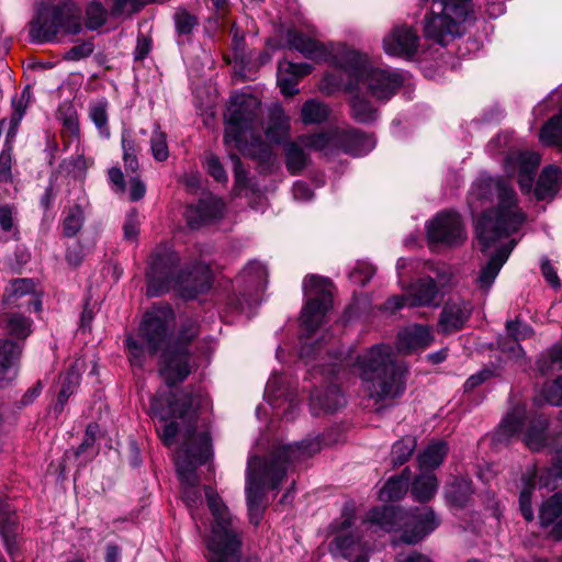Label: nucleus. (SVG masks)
I'll return each instance as SVG.
<instances>
[{
    "mask_svg": "<svg viewBox=\"0 0 562 562\" xmlns=\"http://www.w3.org/2000/svg\"><path fill=\"white\" fill-rule=\"evenodd\" d=\"M285 38L288 45L305 58L317 63L329 61L340 69L348 77V90L366 86L373 97L387 100L403 83L400 72L374 67L367 55L346 46L335 47L322 43L315 27L307 26L306 32L296 27L289 29Z\"/></svg>",
    "mask_w": 562,
    "mask_h": 562,
    "instance_id": "obj_1",
    "label": "nucleus"
},
{
    "mask_svg": "<svg viewBox=\"0 0 562 562\" xmlns=\"http://www.w3.org/2000/svg\"><path fill=\"white\" fill-rule=\"evenodd\" d=\"M472 213L488 204H495L484 211L476 223L477 239L482 251L496 245L502 238L517 232L525 221V214L518 206L514 189L502 178L481 175L472 184L468 198Z\"/></svg>",
    "mask_w": 562,
    "mask_h": 562,
    "instance_id": "obj_2",
    "label": "nucleus"
},
{
    "mask_svg": "<svg viewBox=\"0 0 562 562\" xmlns=\"http://www.w3.org/2000/svg\"><path fill=\"white\" fill-rule=\"evenodd\" d=\"M175 325L173 311L169 306H156L143 317L139 335L150 355L161 350L160 375L168 385L182 382L190 373L187 344L198 335V327L191 323L171 341L170 331Z\"/></svg>",
    "mask_w": 562,
    "mask_h": 562,
    "instance_id": "obj_3",
    "label": "nucleus"
},
{
    "mask_svg": "<svg viewBox=\"0 0 562 562\" xmlns=\"http://www.w3.org/2000/svg\"><path fill=\"white\" fill-rule=\"evenodd\" d=\"M321 450L319 441L303 440L300 443L280 446L268 458L251 457L247 467L246 495L249 518L258 525L265 508L268 488H277L290 465L310 458Z\"/></svg>",
    "mask_w": 562,
    "mask_h": 562,
    "instance_id": "obj_4",
    "label": "nucleus"
},
{
    "mask_svg": "<svg viewBox=\"0 0 562 562\" xmlns=\"http://www.w3.org/2000/svg\"><path fill=\"white\" fill-rule=\"evenodd\" d=\"M179 261V255L167 247L157 249L151 255L146 271L149 296L173 290L182 297L194 299L211 288L212 272L209 266L199 262L191 269H180Z\"/></svg>",
    "mask_w": 562,
    "mask_h": 562,
    "instance_id": "obj_5",
    "label": "nucleus"
},
{
    "mask_svg": "<svg viewBox=\"0 0 562 562\" xmlns=\"http://www.w3.org/2000/svg\"><path fill=\"white\" fill-rule=\"evenodd\" d=\"M261 124L260 102L256 97L246 93L232 95L225 115L226 147L252 158H267L270 149L259 134Z\"/></svg>",
    "mask_w": 562,
    "mask_h": 562,
    "instance_id": "obj_6",
    "label": "nucleus"
},
{
    "mask_svg": "<svg viewBox=\"0 0 562 562\" xmlns=\"http://www.w3.org/2000/svg\"><path fill=\"white\" fill-rule=\"evenodd\" d=\"M363 390L379 401L393 400L404 393L406 368L397 363L390 346L376 345L358 357Z\"/></svg>",
    "mask_w": 562,
    "mask_h": 562,
    "instance_id": "obj_7",
    "label": "nucleus"
},
{
    "mask_svg": "<svg viewBox=\"0 0 562 562\" xmlns=\"http://www.w3.org/2000/svg\"><path fill=\"white\" fill-rule=\"evenodd\" d=\"M370 527H379L384 531H401V540L408 544L419 542L434 531L439 521L429 507L405 512L392 505H383L371 509L367 517Z\"/></svg>",
    "mask_w": 562,
    "mask_h": 562,
    "instance_id": "obj_8",
    "label": "nucleus"
},
{
    "mask_svg": "<svg viewBox=\"0 0 562 562\" xmlns=\"http://www.w3.org/2000/svg\"><path fill=\"white\" fill-rule=\"evenodd\" d=\"M205 496L214 518L211 535L206 539L209 562H240L241 531L227 506L211 487H205Z\"/></svg>",
    "mask_w": 562,
    "mask_h": 562,
    "instance_id": "obj_9",
    "label": "nucleus"
},
{
    "mask_svg": "<svg viewBox=\"0 0 562 562\" xmlns=\"http://www.w3.org/2000/svg\"><path fill=\"white\" fill-rule=\"evenodd\" d=\"M211 457V438L206 431H195L189 427L184 441L176 453V465L179 477L184 485L183 499L191 508L201 503V494L196 488L199 477L196 468L204 464Z\"/></svg>",
    "mask_w": 562,
    "mask_h": 562,
    "instance_id": "obj_10",
    "label": "nucleus"
},
{
    "mask_svg": "<svg viewBox=\"0 0 562 562\" xmlns=\"http://www.w3.org/2000/svg\"><path fill=\"white\" fill-rule=\"evenodd\" d=\"M302 146L323 153L335 155L346 153L362 156L375 146V139L356 128L335 127L325 132L302 135L299 138Z\"/></svg>",
    "mask_w": 562,
    "mask_h": 562,
    "instance_id": "obj_11",
    "label": "nucleus"
},
{
    "mask_svg": "<svg viewBox=\"0 0 562 562\" xmlns=\"http://www.w3.org/2000/svg\"><path fill=\"white\" fill-rule=\"evenodd\" d=\"M470 1L434 0L432 10L425 18L424 36L442 46L459 36L470 13Z\"/></svg>",
    "mask_w": 562,
    "mask_h": 562,
    "instance_id": "obj_12",
    "label": "nucleus"
},
{
    "mask_svg": "<svg viewBox=\"0 0 562 562\" xmlns=\"http://www.w3.org/2000/svg\"><path fill=\"white\" fill-rule=\"evenodd\" d=\"M80 15V10L71 1L56 7L41 5L30 24V37L43 43L54 40L59 32L77 34L81 30Z\"/></svg>",
    "mask_w": 562,
    "mask_h": 562,
    "instance_id": "obj_13",
    "label": "nucleus"
},
{
    "mask_svg": "<svg viewBox=\"0 0 562 562\" xmlns=\"http://www.w3.org/2000/svg\"><path fill=\"white\" fill-rule=\"evenodd\" d=\"M330 282L318 276H308L304 279L303 289L308 296L301 313L302 326L313 333L323 322L333 304Z\"/></svg>",
    "mask_w": 562,
    "mask_h": 562,
    "instance_id": "obj_14",
    "label": "nucleus"
},
{
    "mask_svg": "<svg viewBox=\"0 0 562 562\" xmlns=\"http://www.w3.org/2000/svg\"><path fill=\"white\" fill-rule=\"evenodd\" d=\"M562 481V458L554 462L551 467L542 469L539 473L526 474L522 477V487L519 495V508L522 517L527 521L535 518L532 509V494L537 484L547 490H554Z\"/></svg>",
    "mask_w": 562,
    "mask_h": 562,
    "instance_id": "obj_15",
    "label": "nucleus"
},
{
    "mask_svg": "<svg viewBox=\"0 0 562 562\" xmlns=\"http://www.w3.org/2000/svg\"><path fill=\"white\" fill-rule=\"evenodd\" d=\"M465 232L460 216L453 212L438 214L427 225L430 243L456 245L465 239Z\"/></svg>",
    "mask_w": 562,
    "mask_h": 562,
    "instance_id": "obj_16",
    "label": "nucleus"
},
{
    "mask_svg": "<svg viewBox=\"0 0 562 562\" xmlns=\"http://www.w3.org/2000/svg\"><path fill=\"white\" fill-rule=\"evenodd\" d=\"M333 539L328 544V551L334 558L349 559L363 548L361 538L352 527L351 516L348 515L340 522L330 526Z\"/></svg>",
    "mask_w": 562,
    "mask_h": 562,
    "instance_id": "obj_17",
    "label": "nucleus"
},
{
    "mask_svg": "<svg viewBox=\"0 0 562 562\" xmlns=\"http://www.w3.org/2000/svg\"><path fill=\"white\" fill-rule=\"evenodd\" d=\"M540 156L535 151H518L508 155L505 159V171L509 177L518 176L521 191L529 192L533 184V178Z\"/></svg>",
    "mask_w": 562,
    "mask_h": 562,
    "instance_id": "obj_18",
    "label": "nucleus"
},
{
    "mask_svg": "<svg viewBox=\"0 0 562 562\" xmlns=\"http://www.w3.org/2000/svg\"><path fill=\"white\" fill-rule=\"evenodd\" d=\"M418 47L416 32L406 24L395 25L383 40V48L387 55L411 57Z\"/></svg>",
    "mask_w": 562,
    "mask_h": 562,
    "instance_id": "obj_19",
    "label": "nucleus"
},
{
    "mask_svg": "<svg viewBox=\"0 0 562 562\" xmlns=\"http://www.w3.org/2000/svg\"><path fill=\"white\" fill-rule=\"evenodd\" d=\"M472 314V305L463 299H451L446 302L439 317L438 327L450 334L463 327Z\"/></svg>",
    "mask_w": 562,
    "mask_h": 562,
    "instance_id": "obj_20",
    "label": "nucleus"
},
{
    "mask_svg": "<svg viewBox=\"0 0 562 562\" xmlns=\"http://www.w3.org/2000/svg\"><path fill=\"white\" fill-rule=\"evenodd\" d=\"M3 302L8 306L26 307L40 311L42 303L34 293V282L30 279H18L7 288Z\"/></svg>",
    "mask_w": 562,
    "mask_h": 562,
    "instance_id": "obj_21",
    "label": "nucleus"
},
{
    "mask_svg": "<svg viewBox=\"0 0 562 562\" xmlns=\"http://www.w3.org/2000/svg\"><path fill=\"white\" fill-rule=\"evenodd\" d=\"M312 69L313 67L306 63L295 64L286 59L279 61L278 86L282 94L286 97L296 94L299 80L308 75Z\"/></svg>",
    "mask_w": 562,
    "mask_h": 562,
    "instance_id": "obj_22",
    "label": "nucleus"
},
{
    "mask_svg": "<svg viewBox=\"0 0 562 562\" xmlns=\"http://www.w3.org/2000/svg\"><path fill=\"white\" fill-rule=\"evenodd\" d=\"M434 341L430 327L412 325L397 334L396 348L402 353H412L418 349H425Z\"/></svg>",
    "mask_w": 562,
    "mask_h": 562,
    "instance_id": "obj_23",
    "label": "nucleus"
},
{
    "mask_svg": "<svg viewBox=\"0 0 562 562\" xmlns=\"http://www.w3.org/2000/svg\"><path fill=\"white\" fill-rule=\"evenodd\" d=\"M22 344L10 339L0 340V385L13 381L19 372Z\"/></svg>",
    "mask_w": 562,
    "mask_h": 562,
    "instance_id": "obj_24",
    "label": "nucleus"
},
{
    "mask_svg": "<svg viewBox=\"0 0 562 562\" xmlns=\"http://www.w3.org/2000/svg\"><path fill=\"white\" fill-rule=\"evenodd\" d=\"M541 527L555 539H562V491L547 498L539 508Z\"/></svg>",
    "mask_w": 562,
    "mask_h": 562,
    "instance_id": "obj_25",
    "label": "nucleus"
},
{
    "mask_svg": "<svg viewBox=\"0 0 562 562\" xmlns=\"http://www.w3.org/2000/svg\"><path fill=\"white\" fill-rule=\"evenodd\" d=\"M16 516L8 502L0 501V535L13 562H20Z\"/></svg>",
    "mask_w": 562,
    "mask_h": 562,
    "instance_id": "obj_26",
    "label": "nucleus"
},
{
    "mask_svg": "<svg viewBox=\"0 0 562 562\" xmlns=\"http://www.w3.org/2000/svg\"><path fill=\"white\" fill-rule=\"evenodd\" d=\"M223 212V203L213 198H205L200 200L194 205H189L184 212L188 225L195 229L201 225L217 218Z\"/></svg>",
    "mask_w": 562,
    "mask_h": 562,
    "instance_id": "obj_27",
    "label": "nucleus"
},
{
    "mask_svg": "<svg viewBox=\"0 0 562 562\" xmlns=\"http://www.w3.org/2000/svg\"><path fill=\"white\" fill-rule=\"evenodd\" d=\"M514 247L515 240L510 239L496 249V252L491 257L486 265L482 267L476 279L480 289L487 291L491 288Z\"/></svg>",
    "mask_w": 562,
    "mask_h": 562,
    "instance_id": "obj_28",
    "label": "nucleus"
},
{
    "mask_svg": "<svg viewBox=\"0 0 562 562\" xmlns=\"http://www.w3.org/2000/svg\"><path fill=\"white\" fill-rule=\"evenodd\" d=\"M407 301L408 306H437V296L439 293L437 282L430 278H420L408 286Z\"/></svg>",
    "mask_w": 562,
    "mask_h": 562,
    "instance_id": "obj_29",
    "label": "nucleus"
},
{
    "mask_svg": "<svg viewBox=\"0 0 562 562\" xmlns=\"http://www.w3.org/2000/svg\"><path fill=\"white\" fill-rule=\"evenodd\" d=\"M562 179L561 169L555 166L546 167L536 186L535 195L538 200L551 199L558 192Z\"/></svg>",
    "mask_w": 562,
    "mask_h": 562,
    "instance_id": "obj_30",
    "label": "nucleus"
},
{
    "mask_svg": "<svg viewBox=\"0 0 562 562\" xmlns=\"http://www.w3.org/2000/svg\"><path fill=\"white\" fill-rule=\"evenodd\" d=\"M448 453V445L442 440L431 441L424 450L418 454V464L425 473L439 467Z\"/></svg>",
    "mask_w": 562,
    "mask_h": 562,
    "instance_id": "obj_31",
    "label": "nucleus"
},
{
    "mask_svg": "<svg viewBox=\"0 0 562 562\" xmlns=\"http://www.w3.org/2000/svg\"><path fill=\"white\" fill-rule=\"evenodd\" d=\"M290 131V119L285 115L282 108L277 106L270 112L269 124L266 130V136L269 143H280L284 140Z\"/></svg>",
    "mask_w": 562,
    "mask_h": 562,
    "instance_id": "obj_32",
    "label": "nucleus"
},
{
    "mask_svg": "<svg viewBox=\"0 0 562 562\" xmlns=\"http://www.w3.org/2000/svg\"><path fill=\"white\" fill-rule=\"evenodd\" d=\"M547 427L548 420L544 417L535 418L529 423L524 442L530 450L538 451L549 445Z\"/></svg>",
    "mask_w": 562,
    "mask_h": 562,
    "instance_id": "obj_33",
    "label": "nucleus"
},
{
    "mask_svg": "<svg viewBox=\"0 0 562 562\" xmlns=\"http://www.w3.org/2000/svg\"><path fill=\"white\" fill-rule=\"evenodd\" d=\"M123 162L126 172L135 173L139 167L137 155L140 151V144L135 134L128 130L122 132L121 137Z\"/></svg>",
    "mask_w": 562,
    "mask_h": 562,
    "instance_id": "obj_34",
    "label": "nucleus"
},
{
    "mask_svg": "<svg viewBox=\"0 0 562 562\" xmlns=\"http://www.w3.org/2000/svg\"><path fill=\"white\" fill-rule=\"evenodd\" d=\"M525 418V408L521 406L514 407L503 419L498 427L496 437L498 441L507 440L520 432Z\"/></svg>",
    "mask_w": 562,
    "mask_h": 562,
    "instance_id": "obj_35",
    "label": "nucleus"
},
{
    "mask_svg": "<svg viewBox=\"0 0 562 562\" xmlns=\"http://www.w3.org/2000/svg\"><path fill=\"white\" fill-rule=\"evenodd\" d=\"M329 112L327 104L317 99H310L301 109V120L305 125L321 124L328 119Z\"/></svg>",
    "mask_w": 562,
    "mask_h": 562,
    "instance_id": "obj_36",
    "label": "nucleus"
},
{
    "mask_svg": "<svg viewBox=\"0 0 562 562\" xmlns=\"http://www.w3.org/2000/svg\"><path fill=\"white\" fill-rule=\"evenodd\" d=\"M2 323L7 333L19 339H25L31 333L32 321L20 313H5Z\"/></svg>",
    "mask_w": 562,
    "mask_h": 562,
    "instance_id": "obj_37",
    "label": "nucleus"
},
{
    "mask_svg": "<svg viewBox=\"0 0 562 562\" xmlns=\"http://www.w3.org/2000/svg\"><path fill=\"white\" fill-rule=\"evenodd\" d=\"M437 479L432 473H422L412 485V494L418 502H428L437 491Z\"/></svg>",
    "mask_w": 562,
    "mask_h": 562,
    "instance_id": "obj_38",
    "label": "nucleus"
},
{
    "mask_svg": "<svg viewBox=\"0 0 562 562\" xmlns=\"http://www.w3.org/2000/svg\"><path fill=\"white\" fill-rule=\"evenodd\" d=\"M539 138L544 145L562 147V110L542 126Z\"/></svg>",
    "mask_w": 562,
    "mask_h": 562,
    "instance_id": "obj_39",
    "label": "nucleus"
},
{
    "mask_svg": "<svg viewBox=\"0 0 562 562\" xmlns=\"http://www.w3.org/2000/svg\"><path fill=\"white\" fill-rule=\"evenodd\" d=\"M472 493L471 481L468 477H459L448 487L446 495L452 504L462 507L467 504Z\"/></svg>",
    "mask_w": 562,
    "mask_h": 562,
    "instance_id": "obj_40",
    "label": "nucleus"
},
{
    "mask_svg": "<svg viewBox=\"0 0 562 562\" xmlns=\"http://www.w3.org/2000/svg\"><path fill=\"white\" fill-rule=\"evenodd\" d=\"M313 401L326 412H335L346 404V398L336 384L328 386L323 394H314Z\"/></svg>",
    "mask_w": 562,
    "mask_h": 562,
    "instance_id": "obj_41",
    "label": "nucleus"
},
{
    "mask_svg": "<svg viewBox=\"0 0 562 562\" xmlns=\"http://www.w3.org/2000/svg\"><path fill=\"white\" fill-rule=\"evenodd\" d=\"M79 381L80 370L77 369V364H75L66 372V374L63 378L61 389L57 396L55 409H63L69 396L75 392L76 387L79 385Z\"/></svg>",
    "mask_w": 562,
    "mask_h": 562,
    "instance_id": "obj_42",
    "label": "nucleus"
},
{
    "mask_svg": "<svg viewBox=\"0 0 562 562\" xmlns=\"http://www.w3.org/2000/svg\"><path fill=\"white\" fill-rule=\"evenodd\" d=\"M408 479L404 476L392 477L380 491V499L383 502H394L401 499L407 492Z\"/></svg>",
    "mask_w": 562,
    "mask_h": 562,
    "instance_id": "obj_43",
    "label": "nucleus"
},
{
    "mask_svg": "<svg viewBox=\"0 0 562 562\" xmlns=\"http://www.w3.org/2000/svg\"><path fill=\"white\" fill-rule=\"evenodd\" d=\"M150 151L155 160L165 161L169 157L167 135L159 125H155L150 133Z\"/></svg>",
    "mask_w": 562,
    "mask_h": 562,
    "instance_id": "obj_44",
    "label": "nucleus"
},
{
    "mask_svg": "<svg viewBox=\"0 0 562 562\" xmlns=\"http://www.w3.org/2000/svg\"><path fill=\"white\" fill-rule=\"evenodd\" d=\"M350 106L351 116L359 123H370L376 119V110L362 97H355Z\"/></svg>",
    "mask_w": 562,
    "mask_h": 562,
    "instance_id": "obj_45",
    "label": "nucleus"
},
{
    "mask_svg": "<svg viewBox=\"0 0 562 562\" xmlns=\"http://www.w3.org/2000/svg\"><path fill=\"white\" fill-rule=\"evenodd\" d=\"M108 19V10L101 0H92L86 9V26L89 30L101 27Z\"/></svg>",
    "mask_w": 562,
    "mask_h": 562,
    "instance_id": "obj_46",
    "label": "nucleus"
},
{
    "mask_svg": "<svg viewBox=\"0 0 562 562\" xmlns=\"http://www.w3.org/2000/svg\"><path fill=\"white\" fill-rule=\"evenodd\" d=\"M85 222L83 210L79 205L71 206L63 222V233L67 237H74L81 229Z\"/></svg>",
    "mask_w": 562,
    "mask_h": 562,
    "instance_id": "obj_47",
    "label": "nucleus"
},
{
    "mask_svg": "<svg viewBox=\"0 0 562 562\" xmlns=\"http://www.w3.org/2000/svg\"><path fill=\"white\" fill-rule=\"evenodd\" d=\"M89 115L100 134L108 137L110 135L108 126V102L105 100H98L92 103Z\"/></svg>",
    "mask_w": 562,
    "mask_h": 562,
    "instance_id": "obj_48",
    "label": "nucleus"
},
{
    "mask_svg": "<svg viewBox=\"0 0 562 562\" xmlns=\"http://www.w3.org/2000/svg\"><path fill=\"white\" fill-rule=\"evenodd\" d=\"M416 448V439L405 437L396 441L392 448V461L395 465L404 464Z\"/></svg>",
    "mask_w": 562,
    "mask_h": 562,
    "instance_id": "obj_49",
    "label": "nucleus"
},
{
    "mask_svg": "<svg viewBox=\"0 0 562 562\" xmlns=\"http://www.w3.org/2000/svg\"><path fill=\"white\" fill-rule=\"evenodd\" d=\"M285 158L288 170L293 175L300 172L306 165V155L295 143H291L286 146Z\"/></svg>",
    "mask_w": 562,
    "mask_h": 562,
    "instance_id": "obj_50",
    "label": "nucleus"
},
{
    "mask_svg": "<svg viewBox=\"0 0 562 562\" xmlns=\"http://www.w3.org/2000/svg\"><path fill=\"white\" fill-rule=\"evenodd\" d=\"M507 334L515 340V345L510 348V351L514 355H518L520 352V346L517 341L521 339H526L531 336L532 329L518 321L507 322L506 324Z\"/></svg>",
    "mask_w": 562,
    "mask_h": 562,
    "instance_id": "obj_51",
    "label": "nucleus"
},
{
    "mask_svg": "<svg viewBox=\"0 0 562 562\" xmlns=\"http://www.w3.org/2000/svg\"><path fill=\"white\" fill-rule=\"evenodd\" d=\"M191 406H192L191 396L188 394H182L179 398H177L176 401L170 403L169 411L173 417H177L180 419H184V418L191 419V417H192Z\"/></svg>",
    "mask_w": 562,
    "mask_h": 562,
    "instance_id": "obj_52",
    "label": "nucleus"
},
{
    "mask_svg": "<svg viewBox=\"0 0 562 562\" xmlns=\"http://www.w3.org/2000/svg\"><path fill=\"white\" fill-rule=\"evenodd\" d=\"M543 400L551 405H562V375L542 389Z\"/></svg>",
    "mask_w": 562,
    "mask_h": 562,
    "instance_id": "obj_53",
    "label": "nucleus"
},
{
    "mask_svg": "<svg viewBox=\"0 0 562 562\" xmlns=\"http://www.w3.org/2000/svg\"><path fill=\"white\" fill-rule=\"evenodd\" d=\"M205 167L210 176H212L217 182H226L227 175L223 165L221 164L217 156L214 154H207L205 157Z\"/></svg>",
    "mask_w": 562,
    "mask_h": 562,
    "instance_id": "obj_54",
    "label": "nucleus"
},
{
    "mask_svg": "<svg viewBox=\"0 0 562 562\" xmlns=\"http://www.w3.org/2000/svg\"><path fill=\"white\" fill-rule=\"evenodd\" d=\"M125 345L133 366H143L145 348L131 335L126 337Z\"/></svg>",
    "mask_w": 562,
    "mask_h": 562,
    "instance_id": "obj_55",
    "label": "nucleus"
},
{
    "mask_svg": "<svg viewBox=\"0 0 562 562\" xmlns=\"http://www.w3.org/2000/svg\"><path fill=\"white\" fill-rule=\"evenodd\" d=\"M374 274V268L369 263H359L349 274L352 282L364 285Z\"/></svg>",
    "mask_w": 562,
    "mask_h": 562,
    "instance_id": "obj_56",
    "label": "nucleus"
},
{
    "mask_svg": "<svg viewBox=\"0 0 562 562\" xmlns=\"http://www.w3.org/2000/svg\"><path fill=\"white\" fill-rule=\"evenodd\" d=\"M15 210L9 205L0 206V227L2 231L15 232Z\"/></svg>",
    "mask_w": 562,
    "mask_h": 562,
    "instance_id": "obj_57",
    "label": "nucleus"
},
{
    "mask_svg": "<svg viewBox=\"0 0 562 562\" xmlns=\"http://www.w3.org/2000/svg\"><path fill=\"white\" fill-rule=\"evenodd\" d=\"M93 52V44L91 42H83L79 45L71 47L66 54L65 59L77 61L90 56Z\"/></svg>",
    "mask_w": 562,
    "mask_h": 562,
    "instance_id": "obj_58",
    "label": "nucleus"
},
{
    "mask_svg": "<svg viewBox=\"0 0 562 562\" xmlns=\"http://www.w3.org/2000/svg\"><path fill=\"white\" fill-rule=\"evenodd\" d=\"M139 215L136 211H131L125 218L123 225L124 237L134 239L139 232Z\"/></svg>",
    "mask_w": 562,
    "mask_h": 562,
    "instance_id": "obj_59",
    "label": "nucleus"
},
{
    "mask_svg": "<svg viewBox=\"0 0 562 562\" xmlns=\"http://www.w3.org/2000/svg\"><path fill=\"white\" fill-rule=\"evenodd\" d=\"M195 24V18L188 12L183 11L176 14V26L179 33L189 34Z\"/></svg>",
    "mask_w": 562,
    "mask_h": 562,
    "instance_id": "obj_60",
    "label": "nucleus"
},
{
    "mask_svg": "<svg viewBox=\"0 0 562 562\" xmlns=\"http://www.w3.org/2000/svg\"><path fill=\"white\" fill-rule=\"evenodd\" d=\"M180 432L179 423L178 422H170L165 424L162 432H161V440L166 446H171L175 443V439L177 435Z\"/></svg>",
    "mask_w": 562,
    "mask_h": 562,
    "instance_id": "obj_61",
    "label": "nucleus"
},
{
    "mask_svg": "<svg viewBox=\"0 0 562 562\" xmlns=\"http://www.w3.org/2000/svg\"><path fill=\"white\" fill-rule=\"evenodd\" d=\"M0 181H11V153L3 150L0 154Z\"/></svg>",
    "mask_w": 562,
    "mask_h": 562,
    "instance_id": "obj_62",
    "label": "nucleus"
},
{
    "mask_svg": "<svg viewBox=\"0 0 562 562\" xmlns=\"http://www.w3.org/2000/svg\"><path fill=\"white\" fill-rule=\"evenodd\" d=\"M145 184L140 181V179L137 176H134L130 179L128 192L131 200H140L145 195Z\"/></svg>",
    "mask_w": 562,
    "mask_h": 562,
    "instance_id": "obj_63",
    "label": "nucleus"
},
{
    "mask_svg": "<svg viewBox=\"0 0 562 562\" xmlns=\"http://www.w3.org/2000/svg\"><path fill=\"white\" fill-rule=\"evenodd\" d=\"M243 273L254 281H261L266 277V269L260 262L251 261L245 267Z\"/></svg>",
    "mask_w": 562,
    "mask_h": 562,
    "instance_id": "obj_64",
    "label": "nucleus"
}]
</instances>
